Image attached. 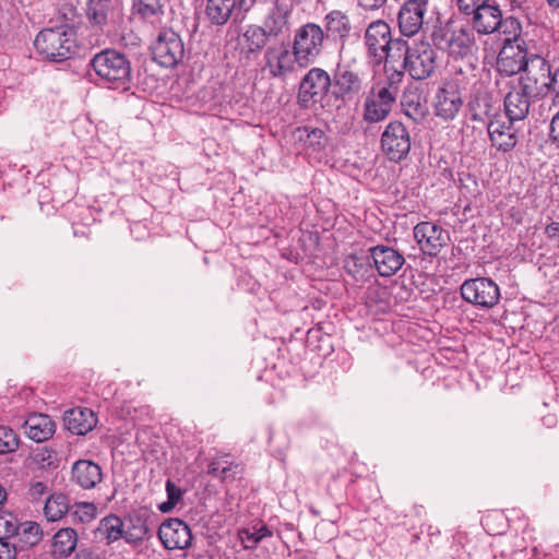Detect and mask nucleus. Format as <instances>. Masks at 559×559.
<instances>
[{
    "instance_id": "nucleus-22",
    "label": "nucleus",
    "mask_w": 559,
    "mask_h": 559,
    "mask_svg": "<svg viewBox=\"0 0 559 559\" xmlns=\"http://www.w3.org/2000/svg\"><path fill=\"white\" fill-rule=\"evenodd\" d=\"M395 100L388 91L372 92L364 104V119L372 123L384 120L391 112Z\"/></svg>"
},
{
    "instance_id": "nucleus-14",
    "label": "nucleus",
    "mask_w": 559,
    "mask_h": 559,
    "mask_svg": "<svg viewBox=\"0 0 559 559\" xmlns=\"http://www.w3.org/2000/svg\"><path fill=\"white\" fill-rule=\"evenodd\" d=\"M264 61L265 68L273 78H285L294 72L297 57L289 43L280 41L267 46Z\"/></svg>"
},
{
    "instance_id": "nucleus-27",
    "label": "nucleus",
    "mask_w": 559,
    "mask_h": 559,
    "mask_svg": "<svg viewBox=\"0 0 559 559\" xmlns=\"http://www.w3.org/2000/svg\"><path fill=\"white\" fill-rule=\"evenodd\" d=\"M63 420L67 429L79 436L91 431L97 421L94 412L83 407L67 411Z\"/></svg>"
},
{
    "instance_id": "nucleus-12",
    "label": "nucleus",
    "mask_w": 559,
    "mask_h": 559,
    "mask_svg": "<svg viewBox=\"0 0 559 559\" xmlns=\"http://www.w3.org/2000/svg\"><path fill=\"white\" fill-rule=\"evenodd\" d=\"M463 299L481 308H492L499 302L498 285L486 277L466 280L461 286Z\"/></svg>"
},
{
    "instance_id": "nucleus-46",
    "label": "nucleus",
    "mask_w": 559,
    "mask_h": 559,
    "mask_svg": "<svg viewBox=\"0 0 559 559\" xmlns=\"http://www.w3.org/2000/svg\"><path fill=\"white\" fill-rule=\"evenodd\" d=\"M162 8L160 0H142V19L155 16L159 21V15L163 14Z\"/></svg>"
},
{
    "instance_id": "nucleus-56",
    "label": "nucleus",
    "mask_w": 559,
    "mask_h": 559,
    "mask_svg": "<svg viewBox=\"0 0 559 559\" xmlns=\"http://www.w3.org/2000/svg\"><path fill=\"white\" fill-rule=\"evenodd\" d=\"M547 2L555 8H559V0H547Z\"/></svg>"
},
{
    "instance_id": "nucleus-13",
    "label": "nucleus",
    "mask_w": 559,
    "mask_h": 559,
    "mask_svg": "<svg viewBox=\"0 0 559 559\" xmlns=\"http://www.w3.org/2000/svg\"><path fill=\"white\" fill-rule=\"evenodd\" d=\"M331 86H333L332 76L321 68H312L300 82L298 100L302 106L308 107L320 100Z\"/></svg>"
},
{
    "instance_id": "nucleus-26",
    "label": "nucleus",
    "mask_w": 559,
    "mask_h": 559,
    "mask_svg": "<svg viewBox=\"0 0 559 559\" xmlns=\"http://www.w3.org/2000/svg\"><path fill=\"white\" fill-rule=\"evenodd\" d=\"M473 28L478 34H492L501 24V11L497 5L485 4L476 11L472 12Z\"/></svg>"
},
{
    "instance_id": "nucleus-10",
    "label": "nucleus",
    "mask_w": 559,
    "mask_h": 559,
    "mask_svg": "<svg viewBox=\"0 0 559 559\" xmlns=\"http://www.w3.org/2000/svg\"><path fill=\"white\" fill-rule=\"evenodd\" d=\"M430 0H405L396 15L400 37L417 36L426 24Z\"/></svg>"
},
{
    "instance_id": "nucleus-48",
    "label": "nucleus",
    "mask_w": 559,
    "mask_h": 559,
    "mask_svg": "<svg viewBox=\"0 0 559 559\" xmlns=\"http://www.w3.org/2000/svg\"><path fill=\"white\" fill-rule=\"evenodd\" d=\"M47 492V486L43 481H33L28 488V497L33 500L40 499Z\"/></svg>"
},
{
    "instance_id": "nucleus-29",
    "label": "nucleus",
    "mask_w": 559,
    "mask_h": 559,
    "mask_svg": "<svg viewBox=\"0 0 559 559\" xmlns=\"http://www.w3.org/2000/svg\"><path fill=\"white\" fill-rule=\"evenodd\" d=\"M76 545V532L71 527L60 528L52 538V554L59 558H67L75 550Z\"/></svg>"
},
{
    "instance_id": "nucleus-53",
    "label": "nucleus",
    "mask_w": 559,
    "mask_h": 559,
    "mask_svg": "<svg viewBox=\"0 0 559 559\" xmlns=\"http://www.w3.org/2000/svg\"><path fill=\"white\" fill-rule=\"evenodd\" d=\"M545 235L550 240L559 241V222H551L545 227Z\"/></svg>"
},
{
    "instance_id": "nucleus-9",
    "label": "nucleus",
    "mask_w": 559,
    "mask_h": 559,
    "mask_svg": "<svg viewBox=\"0 0 559 559\" xmlns=\"http://www.w3.org/2000/svg\"><path fill=\"white\" fill-rule=\"evenodd\" d=\"M152 59L165 68L178 64L185 53L180 36L173 29H163L150 45Z\"/></svg>"
},
{
    "instance_id": "nucleus-20",
    "label": "nucleus",
    "mask_w": 559,
    "mask_h": 559,
    "mask_svg": "<svg viewBox=\"0 0 559 559\" xmlns=\"http://www.w3.org/2000/svg\"><path fill=\"white\" fill-rule=\"evenodd\" d=\"M369 251L377 272L383 277L394 275L405 262L403 254L388 246H376Z\"/></svg>"
},
{
    "instance_id": "nucleus-16",
    "label": "nucleus",
    "mask_w": 559,
    "mask_h": 559,
    "mask_svg": "<svg viewBox=\"0 0 559 559\" xmlns=\"http://www.w3.org/2000/svg\"><path fill=\"white\" fill-rule=\"evenodd\" d=\"M132 522L131 518L122 521L117 516H107L100 521L97 531L108 543L122 537L127 543L135 545L140 542V528Z\"/></svg>"
},
{
    "instance_id": "nucleus-4",
    "label": "nucleus",
    "mask_w": 559,
    "mask_h": 559,
    "mask_svg": "<svg viewBox=\"0 0 559 559\" xmlns=\"http://www.w3.org/2000/svg\"><path fill=\"white\" fill-rule=\"evenodd\" d=\"M433 45L448 51L453 58H464L473 55L476 49L475 36L472 29L450 24L436 27L431 33Z\"/></svg>"
},
{
    "instance_id": "nucleus-54",
    "label": "nucleus",
    "mask_w": 559,
    "mask_h": 559,
    "mask_svg": "<svg viewBox=\"0 0 559 559\" xmlns=\"http://www.w3.org/2000/svg\"><path fill=\"white\" fill-rule=\"evenodd\" d=\"M227 463L226 460H214L211 462L209 466V474L218 477L221 479V471L219 468H223V465Z\"/></svg>"
},
{
    "instance_id": "nucleus-44",
    "label": "nucleus",
    "mask_w": 559,
    "mask_h": 559,
    "mask_svg": "<svg viewBox=\"0 0 559 559\" xmlns=\"http://www.w3.org/2000/svg\"><path fill=\"white\" fill-rule=\"evenodd\" d=\"M74 516L81 522H90L95 519L97 514V508L94 503L81 502L74 506Z\"/></svg>"
},
{
    "instance_id": "nucleus-40",
    "label": "nucleus",
    "mask_w": 559,
    "mask_h": 559,
    "mask_svg": "<svg viewBox=\"0 0 559 559\" xmlns=\"http://www.w3.org/2000/svg\"><path fill=\"white\" fill-rule=\"evenodd\" d=\"M402 106L406 116L411 117L412 119L423 117L425 114V108L416 93H405L402 97Z\"/></svg>"
},
{
    "instance_id": "nucleus-39",
    "label": "nucleus",
    "mask_w": 559,
    "mask_h": 559,
    "mask_svg": "<svg viewBox=\"0 0 559 559\" xmlns=\"http://www.w3.org/2000/svg\"><path fill=\"white\" fill-rule=\"evenodd\" d=\"M245 37L247 38L250 50L252 51L264 48L267 45L269 40L272 38L269 34H266V31L264 29L263 26L250 27L246 32Z\"/></svg>"
},
{
    "instance_id": "nucleus-3",
    "label": "nucleus",
    "mask_w": 559,
    "mask_h": 559,
    "mask_svg": "<svg viewBox=\"0 0 559 559\" xmlns=\"http://www.w3.org/2000/svg\"><path fill=\"white\" fill-rule=\"evenodd\" d=\"M404 56L403 69L414 80H425L432 75L437 68L438 55L433 46L425 39L414 40L408 44L404 39V49H402Z\"/></svg>"
},
{
    "instance_id": "nucleus-32",
    "label": "nucleus",
    "mask_w": 559,
    "mask_h": 559,
    "mask_svg": "<svg viewBox=\"0 0 559 559\" xmlns=\"http://www.w3.org/2000/svg\"><path fill=\"white\" fill-rule=\"evenodd\" d=\"M296 136L305 145L313 147L314 150L323 148L328 143V138L322 129L300 127L296 130Z\"/></svg>"
},
{
    "instance_id": "nucleus-6",
    "label": "nucleus",
    "mask_w": 559,
    "mask_h": 559,
    "mask_svg": "<svg viewBox=\"0 0 559 559\" xmlns=\"http://www.w3.org/2000/svg\"><path fill=\"white\" fill-rule=\"evenodd\" d=\"M36 50L52 61L70 58L74 48V34L63 27L46 28L38 33L34 40Z\"/></svg>"
},
{
    "instance_id": "nucleus-25",
    "label": "nucleus",
    "mask_w": 559,
    "mask_h": 559,
    "mask_svg": "<svg viewBox=\"0 0 559 559\" xmlns=\"http://www.w3.org/2000/svg\"><path fill=\"white\" fill-rule=\"evenodd\" d=\"M71 478L81 488L92 489L103 480V472L93 461L80 460L72 466Z\"/></svg>"
},
{
    "instance_id": "nucleus-41",
    "label": "nucleus",
    "mask_w": 559,
    "mask_h": 559,
    "mask_svg": "<svg viewBox=\"0 0 559 559\" xmlns=\"http://www.w3.org/2000/svg\"><path fill=\"white\" fill-rule=\"evenodd\" d=\"M19 445L17 435L11 428L0 426V454L14 452Z\"/></svg>"
},
{
    "instance_id": "nucleus-15",
    "label": "nucleus",
    "mask_w": 559,
    "mask_h": 559,
    "mask_svg": "<svg viewBox=\"0 0 559 559\" xmlns=\"http://www.w3.org/2000/svg\"><path fill=\"white\" fill-rule=\"evenodd\" d=\"M414 237L420 250L432 257L437 255L449 240V234L431 222L418 223L414 227Z\"/></svg>"
},
{
    "instance_id": "nucleus-31",
    "label": "nucleus",
    "mask_w": 559,
    "mask_h": 559,
    "mask_svg": "<svg viewBox=\"0 0 559 559\" xmlns=\"http://www.w3.org/2000/svg\"><path fill=\"white\" fill-rule=\"evenodd\" d=\"M324 26L328 32L346 37L350 32L349 17L340 10H333L324 17Z\"/></svg>"
},
{
    "instance_id": "nucleus-45",
    "label": "nucleus",
    "mask_w": 559,
    "mask_h": 559,
    "mask_svg": "<svg viewBox=\"0 0 559 559\" xmlns=\"http://www.w3.org/2000/svg\"><path fill=\"white\" fill-rule=\"evenodd\" d=\"M219 471L222 480H235L242 475L243 466L239 463L227 461Z\"/></svg>"
},
{
    "instance_id": "nucleus-28",
    "label": "nucleus",
    "mask_w": 559,
    "mask_h": 559,
    "mask_svg": "<svg viewBox=\"0 0 559 559\" xmlns=\"http://www.w3.org/2000/svg\"><path fill=\"white\" fill-rule=\"evenodd\" d=\"M55 423L44 414H33L24 423L25 433L36 442L48 440L55 433Z\"/></svg>"
},
{
    "instance_id": "nucleus-47",
    "label": "nucleus",
    "mask_w": 559,
    "mask_h": 559,
    "mask_svg": "<svg viewBox=\"0 0 559 559\" xmlns=\"http://www.w3.org/2000/svg\"><path fill=\"white\" fill-rule=\"evenodd\" d=\"M488 1L489 0H457V7L461 12L469 15L480 7L487 4Z\"/></svg>"
},
{
    "instance_id": "nucleus-35",
    "label": "nucleus",
    "mask_w": 559,
    "mask_h": 559,
    "mask_svg": "<svg viewBox=\"0 0 559 559\" xmlns=\"http://www.w3.org/2000/svg\"><path fill=\"white\" fill-rule=\"evenodd\" d=\"M16 536L24 546L33 547L41 540L43 531L36 522H24L20 523V530Z\"/></svg>"
},
{
    "instance_id": "nucleus-34",
    "label": "nucleus",
    "mask_w": 559,
    "mask_h": 559,
    "mask_svg": "<svg viewBox=\"0 0 559 559\" xmlns=\"http://www.w3.org/2000/svg\"><path fill=\"white\" fill-rule=\"evenodd\" d=\"M499 34L504 35L503 44H520L524 45V40L521 38L522 25L515 17L501 19V24L496 31Z\"/></svg>"
},
{
    "instance_id": "nucleus-23",
    "label": "nucleus",
    "mask_w": 559,
    "mask_h": 559,
    "mask_svg": "<svg viewBox=\"0 0 559 559\" xmlns=\"http://www.w3.org/2000/svg\"><path fill=\"white\" fill-rule=\"evenodd\" d=\"M532 98H539L533 94H528L519 83V86H513L504 97V109L507 117L511 121H520L527 117Z\"/></svg>"
},
{
    "instance_id": "nucleus-1",
    "label": "nucleus",
    "mask_w": 559,
    "mask_h": 559,
    "mask_svg": "<svg viewBox=\"0 0 559 559\" xmlns=\"http://www.w3.org/2000/svg\"><path fill=\"white\" fill-rule=\"evenodd\" d=\"M338 62L333 71V94L343 102H352L358 98L365 90V73L360 69L359 53H350L344 45L340 48Z\"/></svg>"
},
{
    "instance_id": "nucleus-42",
    "label": "nucleus",
    "mask_w": 559,
    "mask_h": 559,
    "mask_svg": "<svg viewBox=\"0 0 559 559\" xmlns=\"http://www.w3.org/2000/svg\"><path fill=\"white\" fill-rule=\"evenodd\" d=\"M107 0H90L87 8L88 19L97 24L103 25L107 21Z\"/></svg>"
},
{
    "instance_id": "nucleus-2",
    "label": "nucleus",
    "mask_w": 559,
    "mask_h": 559,
    "mask_svg": "<svg viewBox=\"0 0 559 559\" xmlns=\"http://www.w3.org/2000/svg\"><path fill=\"white\" fill-rule=\"evenodd\" d=\"M364 44L376 64L391 62L395 57H401L404 49V38L393 37L391 26L384 20L373 21L367 26Z\"/></svg>"
},
{
    "instance_id": "nucleus-49",
    "label": "nucleus",
    "mask_w": 559,
    "mask_h": 559,
    "mask_svg": "<svg viewBox=\"0 0 559 559\" xmlns=\"http://www.w3.org/2000/svg\"><path fill=\"white\" fill-rule=\"evenodd\" d=\"M359 8L365 11H378L383 8L388 0H356Z\"/></svg>"
},
{
    "instance_id": "nucleus-52",
    "label": "nucleus",
    "mask_w": 559,
    "mask_h": 559,
    "mask_svg": "<svg viewBox=\"0 0 559 559\" xmlns=\"http://www.w3.org/2000/svg\"><path fill=\"white\" fill-rule=\"evenodd\" d=\"M16 548L4 540H0V559H15Z\"/></svg>"
},
{
    "instance_id": "nucleus-21",
    "label": "nucleus",
    "mask_w": 559,
    "mask_h": 559,
    "mask_svg": "<svg viewBox=\"0 0 559 559\" xmlns=\"http://www.w3.org/2000/svg\"><path fill=\"white\" fill-rule=\"evenodd\" d=\"M463 105L461 93L454 85H447L438 90L435 98L436 116L443 120H453Z\"/></svg>"
},
{
    "instance_id": "nucleus-51",
    "label": "nucleus",
    "mask_w": 559,
    "mask_h": 559,
    "mask_svg": "<svg viewBox=\"0 0 559 559\" xmlns=\"http://www.w3.org/2000/svg\"><path fill=\"white\" fill-rule=\"evenodd\" d=\"M549 92L554 93V105L559 107V69L552 73L551 83L549 84Z\"/></svg>"
},
{
    "instance_id": "nucleus-33",
    "label": "nucleus",
    "mask_w": 559,
    "mask_h": 559,
    "mask_svg": "<svg viewBox=\"0 0 559 559\" xmlns=\"http://www.w3.org/2000/svg\"><path fill=\"white\" fill-rule=\"evenodd\" d=\"M69 510L68 499L62 493L51 495L45 503L44 513L48 521L60 520Z\"/></svg>"
},
{
    "instance_id": "nucleus-11",
    "label": "nucleus",
    "mask_w": 559,
    "mask_h": 559,
    "mask_svg": "<svg viewBox=\"0 0 559 559\" xmlns=\"http://www.w3.org/2000/svg\"><path fill=\"white\" fill-rule=\"evenodd\" d=\"M381 150L392 162L404 159L411 150L412 138L408 129L401 121L388 123L381 135Z\"/></svg>"
},
{
    "instance_id": "nucleus-8",
    "label": "nucleus",
    "mask_w": 559,
    "mask_h": 559,
    "mask_svg": "<svg viewBox=\"0 0 559 559\" xmlns=\"http://www.w3.org/2000/svg\"><path fill=\"white\" fill-rule=\"evenodd\" d=\"M552 71L550 64L540 56L532 55L519 79V83L538 97H545L549 93Z\"/></svg>"
},
{
    "instance_id": "nucleus-50",
    "label": "nucleus",
    "mask_w": 559,
    "mask_h": 559,
    "mask_svg": "<svg viewBox=\"0 0 559 559\" xmlns=\"http://www.w3.org/2000/svg\"><path fill=\"white\" fill-rule=\"evenodd\" d=\"M549 140L559 148V111L550 121Z\"/></svg>"
},
{
    "instance_id": "nucleus-24",
    "label": "nucleus",
    "mask_w": 559,
    "mask_h": 559,
    "mask_svg": "<svg viewBox=\"0 0 559 559\" xmlns=\"http://www.w3.org/2000/svg\"><path fill=\"white\" fill-rule=\"evenodd\" d=\"M247 0H206L205 15L215 25H224L237 12L248 10Z\"/></svg>"
},
{
    "instance_id": "nucleus-7",
    "label": "nucleus",
    "mask_w": 559,
    "mask_h": 559,
    "mask_svg": "<svg viewBox=\"0 0 559 559\" xmlns=\"http://www.w3.org/2000/svg\"><path fill=\"white\" fill-rule=\"evenodd\" d=\"M91 64L102 80L117 86L123 84L131 73L130 63L127 58L111 49L95 55Z\"/></svg>"
},
{
    "instance_id": "nucleus-18",
    "label": "nucleus",
    "mask_w": 559,
    "mask_h": 559,
    "mask_svg": "<svg viewBox=\"0 0 559 559\" xmlns=\"http://www.w3.org/2000/svg\"><path fill=\"white\" fill-rule=\"evenodd\" d=\"M528 58L525 44H503L498 55L497 70L507 76L518 74L524 70Z\"/></svg>"
},
{
    "instance_id": "nucleus-19",
    "label": "nucleus",
    "mask_w": 559,
    "mask_h": 559,
    "mask_svg": "<svg viewBox=\"0 0 559 559\" xmlns=\"http://www.w3.org/2000/svg\"><path fill=\"white\" fill-rule=\"evenodd\" d=\"M487 130L492 145L498 150L508 152L518 143L516 130L513 128V121L508 117H495L488 123Z\"/></svg>"
},
{
    "instance_id": "nucleus-55",
    "label": "nucleus",
    "mask_w": 559,
    "mask_h": 559,
    "mask_svg": "<svg viewBox=\"0 0 559 559\" xmlns=\"http://www.w3.org/2000/svg\"><path fill=\"white\" fill-rule=\"evenodd\" d=\"M5 498H7L5 490H4V488L2 486H0V507L5 501Z\"/></svg>"
},
{
    "instance_id": "nucleus-36",
    "label": "nucleus",
    "mask_w": 559,
    "mask_h": 559,
    "mask_svg": "<svg viewBox=\"0 0 559 559\" xmlns=\"http://www.w3.org/2000/svg\"><path fill=\"white\" fill-rule=\"evenodd\" d=\"M389 63L390 62H385V66H384V71L386 74V83L380 90L390 92V94L394 97V99H396L405 74H404L403 70H396L393 67H391Z\"/></svg>"
},
{
    "instance_id": "nucleus-38",
    "label": "nucleus",
    "mask_w": 559,
    "mask_h": 559,
    "mask_svg": "<svg viewBox=\"0 0 559 559\" xmlns=\"http://www.w3.org/2000/svg\"><path fill=\"white\" fill-rule=\"evenodd\" d=\"M19 530L20 522L14 514L11 512L0 513V540L16 536Z\"/></svg>"
},
{
    "instance_id": "nucleus-37",
    "label": "nucleus",
    "mask_w": 559,
    "mask_h": 559,
    "mask_svg": "<svg viewBox=\"0 0 559 559\" xmlns=\"http://www.w3.org/2000/svg\"><path fill=\"white\" fill-rule=\"evenodd\" d=\"M271 535V531L265 525L260 528H245L239 532V537L246 549L254 548L264 537Z\"/></svg>"
},
{
    "instance_id": "nucleus-30",
    "label": "nucleus",
    "mask_w": 559,
    "mask_h": 559,
    "mask_svg": "<svg viewBox=\"0 0 559 559\" xmlns=\"http://www.w3.org/2000/svg\"><path fill=\"white\" fill-rule=\"evenodd\" d=\"M289 11L281 7L273 8L266 16L263 27L272 38H276L288 31Z\"/></svg>"
},
{
    "instance_id": "nucleus-17",
    "label": "nucleus",
    "mask_w": 559,
    "mask_h": 559,
    "mask_svg": "<svg viewBox=\"0 0 559 559\" xmlns=\"http://www.w3.org/2000/svg\"><path fill=\"white\" fill-rule=\"evenodd\" d=\"M158 537L167 549H185L191 545L190 527L179 519L165 521L158 530Z\"/></svg>"
},
{
    "instance_id": "nucleus-5",
    "label": "nucleus",
    "mask_w": 559,
    "mask_h": 559,
    "mask_svg": "<svg viewBox=\"0 0 559 559\" xmlns=\"http://www.w3.org/2000/svg\"><path fill=\"white\" fill-rule=\"evenodd\" d=\"M326 38L322 27L316 23H307L297 28L293 40L297 64L302 68L312 64L321 56Z\"/></svg>"
},
{
    "instance_id": "nucleus-43",
    "label": "nucleus",
    "mask_w": 559,
    "mask_h": 559,
    "mask_svg": "<svg viewBox=\"0 0 559 559\" xmlns=\"http://www.w3.org/2000/svg\"><path fill=\"white\" fill-rule=\"evenodd\" d=\"M166 491L168 500L159 506V510L162 512H169L182 496V490L179 487H177L171 480H167Z\"/></svg>"
}]
</instances>
